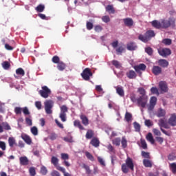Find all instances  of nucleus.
<instances>
[{
    "label": "nucleus",
    "mask_w": 176,
    "mask_h": 176,
    "mask_svg": "<svg viewBox=\"0 0 176 176\" xmlns=\"http://www.w3.org/2000/svg\"><path fill=\"white\" fill-rule=\"evenodd\" d=\"M129 169L131 170V171H134V162L130 157H127L125 160V164L122 165V171L124 174L129 173Z\"/></svg>",
    "instance_id": "f257e3e1"
},
{
    "label": "nucleus",
    "mask_w": 176,
    "mask_h": 176,
    "mask_svg": "<svg viewBox=\"0 0 176 176\" xmlns=\"http://www.w3.org/2000/svg\"><path fill=\"white\" fill-rule=\"evenodd\" d=\"M153 36H155V32H153V30H148L146 32L145 35L140 34L138 36V39L142 41V42L146 43V42L150 41L151 38Z\"/></svg>",
    "instance_id": "f03ea898"
},
{
    "label": "nucleus",
    "mask_w": 176,
    "mask_h": 176,
    "mask_svg": "<svg viewBox=\"0 0 176 176\" xmlns=\"http://www.w3.org/2000/svg\"><path fill=\"white\" fill-rule=\"evenodd\" d=\"M38 93L43 98H47L52 94V90L47 86H43Z\"/></svg>",
    "instance_id": "7ed1b4c3"
},
{
    "label": "nucleus",
    "mask_w": 176,
    "mask_h": 176,
    "mask_svg": "<svg viewBox=\"0 0 176 176\" xmlns=\"http://www.w3.org/2000/svg\"><path fill=\"white\" fill-rule=\"evenodd\" d=\"M44 105H45V111L47 115H50L53 113V110H52V109L54 105V102L52 100H46L44 102Z\"/></svg>",
    "instance_id": "20e7f679"
},
{
    "label": "nucleus",
    "mask_w": 176,
    "mask_h": 176,
    "mask_svg": "<svg viewBox=\"0 0 176 176\" xmlns=\"http://www.w3.org/2000/svg\"><path fill=\"white\" fill-rule=\"evenodd\" d=\"M137 104L141 108H145L148 104V96H140L137 99Z\"/></svg>",
    "instance_id": "39448f33"
},
{
    "label": "nucleus",
    "mask_w": 176,
    "mask_h": 176,
    "mask_svg": "<svg viewBox=\"0 0 176 176\" xmlns=\"http://www.w3.org/2000/svg\"><path fill=\"white\" fill-rule=\"evenodd\" d=\"M93 74L90 71V69L86 68L82 73L81 74V76L82 79L85 80H89L90 79V76H92Z\"/></svg>",
    "instance_id": "423d86ee"
},
{
    "label": "nucleus",
    "mask_w": 176,
    "mask_h": 176,
    "mask_svg": "<svg viewBox=\"0 0 176 176\" xmlns=\"http://www.w3.org/2000/svg\"><path fill=\"white\" fill-rule=\"evenodd\" d=\"M175 20L173 19H170L169 20H161L162 28H168L171 24H174Z\"/></svg>",
    "instance_id": "0eeeda50"
},
{
    "label": "nucleus",
    "mask_w": 176,
    "mask_h": 176,
    "mask_svg": "<svg viewBox=\"0 0 176 176\" xmlns=\"http://www.w3.org/2000/svg\"><path fill=\"white\" fill-rule=\"evenodd\" d=\"M158 53L162 57H167L171 54V50L168 48H160L158 50Z\"/></svg>",
    "instance_id": "6e6552de"
},
{
    "label": "nucleus",
    "mask_w": 176,
    "mask_h": 176,
    "mask_svg": "<svg viewBox=\"0 0 176 176\" xmlns=\"http://www.w3.org/2000/svg\"><path fill=\"white\" fill-rule=\"evenodd\" d=\"M156 102H157V98L155 96H153L150 99V104L148 106V111H153L155 106L156 105Z\"/></svg>",
    "instance_id": "1a4fd4ad"
},
{
    "label": "nucleus",
    "mask_w": 176,
    "mask_h": 176,
    "mask_svg": "<svg viewBox=\"0 0 176 176\" xmlns=\"http://www.w3.org/2000/svg\"><path fill=\"white\" fill-rule=\"evenodd\" d=\"M159 87L162 93H166L168 91V87H167V83L164 81H160L159 82Z\"/></svg>",
    "instance_id": "9d476101"
},
{
    "label": "nucleus",
    "mask_w": 176,
    "mask_h": 176,
    "mask_svg": "<svg viewBox=\"0 0 176 176\" xmlns=\"http://www.w3.org/2000/svg\"><path fill=\"white\" fill-rule=\"evenodd\" d=\"M21 138L25 143L28 144V145H31V144H32V140L30 136H28V135L23 133L21 135Z\"/></svg>",
    "instance_id": "9b49d317"
},
{
    "label": "nucleus",
    "mask_w": 176,
    "mask_h": 176,
    "mask_svg": "<svg viewBox=\"0 0 176 176\" xmlns=\"http://www.w3.org/2000/svg\"><path fill=\"white\" fill-rule=\"evenodd\" d=\"M115 89L116 90L117 94H118L120 97H124V89H123V87L117 86V87H115Z\"/></svg>",
    "instance_id": "f8f14e48"
},
{
    "label": "nucleus",
    "mask_w": 176,
    "mask_h": 176,
    "mask_svg": "<svg viewBox=\"0 0 176 176\" xmlns=\"http://www.w3.org/2000/svg\"><path fill=\"white\" fill-rule=\"evenodd\" d=\"M155 115L157 118H164L166 116V110L160 108L155 113Z\"/></svg>",
    "instance_id": "ddd939ff"
},
{
    "label": "nucleus",
    "mask_w": 176,
    "mask_h": 176,
    "mask_svg": "<svg viewBox=\"0 0 176 176\" xmlns=\"http://www.w3.org/2000/svg\"><path fill=\"white\" fill-rule=\"evenodd\" d=\"M123 21L126 27H133V24H134V21L131 18L124 19Z\"/></svg>",
    "instance_id": "4468645a"
},
{
    "label": "nucleus",
    "mask_w": 176,
    "mask_h": 176,
    "mask_svg": "<svg viewBox=\"0 0 176 176\" xmlns=\"http://www.w3.org/2000/svg\"><path fill=\"white\" fill-rule=\"evenodd\" d=\"M136 72H140V71H145L146 66L144 64H140L139 65H135L133 67Z\"/></svg>",
    "instance_id": "2eb2a0df"
},
{
    "label": "nucleus",
    "mask_w": 176,
    "mask_h": 176,
    "mask_svg": "<svg viewBox=\"0 0 176 176\" xmlns=\"http://www.w3.org/2000/svg\"><path fill=\"white\" fill-rule=\"evenodd\" d=\"M168 123L170 126H176V115L175 113L170 115Z\"/></svg>",
    "instance_id": "dca6fc26"
},
{
    "label": "nucleus",
    "mask_w": 176,
    "mask_h": 176,
    "mask_svg": "<svg viewBox=\"0 0 176 176\" xmlns=\"http://www.w3.org/2000/svg\"><path fill=\"white\" fill-rule=\"evenodd\" d=\"M126 76L129 79H135V78H137V74H135V72L133 70H130L126 72Z\"/></svg>",
    "instance_id": "f3484780"
},
{
    "label": "nucleus",
    "mask_w": 176,
    "mask_h": 176,
    "mask_svg": "<svg viewBox=\"0 0 176 176\" xmlns=\"http://www.w3.org/2000/svg\"><path fill=\"white\" fill-rule=\"evenodd\" d=\"M158 65L163 68H166V67H168V61L166 59H160L158 60Z\"/></svg>",
    "instance_id": "a211bd4d"
},
{
    "label": "nucleus",
    "mask_w": 176,
    "mask_h": 176,
    "mask_svg": "<svg viewBox=\"0 0 176 176\" xmlns=\"http://www.w3.org/2000/svg\"><path fill=\"white\" fill-rule=\"evenodd\" d=\"M20 164L21 166H28V158L26 156L21 157L19 158Z\"/></svg>",
    "instance_id": "6ab92c4d"
},
{
    "label": "nucleus",
    "mask_w": 176,
    "mask_h": 176,
    "mask_svg": "<svg viewBox=\"0 0 176 176\" xmlns=\"http://www.w3.org/2000/svg\"><path fill=\"white\" fill-rule=\"evenodd\" d=\"M51 163L54 164V166L56 167V170H58V167H61L58 166V158L56 157L53 156L51 159Z\"/></svg>",
    "instance_id": "aec40b11"
},
{
    "label": "nucleus",
    "mask_w": 176,
    "mask_h": 176,
    "mask_svg": "<svg viewBox=\"0 0 176 176\" xmlns=\"http://www.w3.org/2000/svg\"><path fill=\"white\" fill-rule=\"evenodd\" d=\"M151 24L153 25V27H154V28H157V30L162 28V21H153L151 22Z\"/></svg>",
    "instance_id": "412c9836"
},
{
    "label": "nucleus",
    "mask_w": 176,
    "mask_h": 176,
    "mask_svg": "<svg viewBox=\"0 0 176 176\" xmlns=\"http://www.w3.org/2000/svg\"><path fill=\"white\" fill-rule=\"evenodd\" d=\"M152 71L154 75H159L162 72V68L159 66H154Z\"/></svg>",
    "instance_id": "4be33fe9"
},
{
    "label": "nucleus",
    "mask_w": 176,
    "mask_h": 176,
    "mask_svg": "<svg viewBox=\"0 0 176 176\" xmlns=\"http://www.w3.org/2000/svg\"><path fill=\"white\" fill-rule=\"evenodd\" d=\"M146 139L147 140V141H148V142H151V144H152L153 145V144H155V139H153V135H152V133H148L146 136Z\"/></svg>",
    "instance_id": "5701e85b"
},
{
    "label": "nucleus",
    "mask_w": 176,
    "mask_h": 176,
    "mask_svg": "<svg viewBox=\"0 0 176 176\" xmlns=\"http://www.w3.org/2000/svg\"><path fill=\"white\" fill-rule=\"evenodd\" d=\"M158 124L161 129L162 127H164V129H168L167 126V123L164 119H160Z\"/></svg>",
    "instance_id": "b1692460"
},
{
    "label": "nucleus",
    "mask_w": 176,
    "mask_h": 176,
    "mask_svg": "<svg viewBox=\"0 0 176 176\" xmlns=\"http://www.w3.org/2000/svg\"><path fill=\"white\" fill-rule=\"evenodd\" d=\"M8 144L10 148H13L16 145V139L13 137H10L8 138Z\"/></svg>",
    "instance_id": "393cba45"
},
{
    "label": "nucleus",
    "mask_w": 176,
    "mask_h": 176,
    "mask_svg": "<svg viewBox=\"0 0 176 176\" xmlns=\"http://www.w3.org/2000/svg\"><path fill=\"white\" fill-rule=\"evenodd\" d=\"M91 145H93V146H95V148H97L100 146V140H98V139L96 138H93L91 141Z\"/></svg>",
    "instance_id": "a878e982"
},
{
    "label": "nucleus",
    "mask_w": 176,
    "mask_h": 176,
    "mask_svg": "<svg viewBox=\"0 0 176 176\" xmlns=\"http://www.w3.org/2000/svg\"><path fill=\"white\" fill-rule=\"evenodd\" d=\"M108 107L110 109L113 108V109H115V111H119V107L115 104V102L110 101L108 104Z\"/></svg>",
    "instance_id": "bb28decb"
},
{
    "label": "nucleus",
    "mask_w": 176,
    "mask_h": 176,
    "mask_svg": "<svg viewBox=\"0 0 176 176\" xmlns=\"http://www.w3.org/2000/svg\"><path fill=\"white\" fill-rule=\"evenodd\" d=\"M137 49V45L134 43H129L127 44L128 50H135Z\"/></svg>",
    "instance_id": "cd10ccee"
},
{
    "label": "nucleus",
    "mask_w": 176,
    "mask_h": 176,
    "mask_svg": "<svg viewBox=\"0 0 176 176\" xmlns=\"http://www.w3.org/2000/svg\"><path fill=\"white\" fill-rule=\"evenodd\" d=\"M80 119L82 120V123L85 124V126H87V124H89V120L87 116L82 115L80 116Z\"/></svg>",
    "instance_id": "c85d7f7f"
},
{
    "label": "nucleus",
    "mask_w": 176,
    "mask_h": 176,
    "mask_svg": "<svg viewBox=\"0 0 176 176\" xmlns=\"http://www.w3.org/2000/svg\"><path fill=\"white\" fill-rule=\"evenodd\" d=\"M131 119H133V116L131 115V113L126 112L125 114V120L128 123H130V122H131Z\"/></svg>",
    "instance_id": "c756f323"
},
{
    "label": "nucleus",
    "mask_w": 176,
    "mask_h": 176,
    "mask_svg": "<svg viewBox=\"0 0 176 176\" xmlns=\"http://www.w3.org/2000/svg\"><path fill=\"white\" fill-rule=\"evenodd\" d=\"M143 164L144 167H152V161L149 160H144Z\"/></svg>",
    "instance_id": "7c9ffc66"
},
{
    "label": "nucleus",
    "mask_w": 176,
    "mask_h": 176,
    "mask_svg": "<svg viewBox=\"0 0 176 176\" xmlns=\"http://www.w3.org/2000/svg\"><path fill=\"white\" fill-rule=\"evenodd\" d=\"M138 91L141 95V97L147 96L146 91L144 88L142 87L138 88Z\"/></svg>",
    "instance_id": "2f4dec72"
},
{
    "label": "nucleus",
    "mask_w": 176,
    "mask_h": 176,
    "mask_svg": "<svg viewBox=\"0 0 176 176\" xmlns=\"http://www.w3.org/2000/svg\"><path fill=\"white\" fill-rule=\"evenodd\" d=\"M16 75H20L21 76H24L25 75V72L23 68H19L16 70Z\"/></svg>",
    "instance_id": "473e14b6"
},
{
    "label": "nucleus",
    "mask_w": 176,
    "mask_h": 176,
    "mask_svg": "<svg viewBox=\"0 0 176 176\" xmlns=\"http://www.w3.org/2000/svg\"><path fill=\"white\" fill-rule=\"evenodd\" d=\"M74 124L75 127H78V129H80V130H85V128H83V126H82V124H80V122H79V120L74 121Z\"/></svg>",
    "instance_id": "72a5a7b5"
},
{
    "label": "nucleus",
    "mask_w": 176,
    "mask_h": 176,
    "mask_svg": "<svg viewBox=\"0 0 176 176\" xmlns=\"http://www.w3.org/2000/svg\"><path fill=\"white\" fill-rule=\"evenodd\" d=\"M58 69L59 71H64V69H65V64L63 62H59L58 63Z\"/></svg>",
    "instance_id": "f704fd0d"
},
{
    "label": "nucleus",
    "mask_w": 176,
    "mask_h": 176,
    "mask_svg": "<svg viewBox=\"0 0 176 176\" xmlns=\"http://www.w3.org/2000/svg\"><path fill=\"white\" fill-rule=\"evenodd\" d=\"M58 171H61L63 173L64 176H71V174L65 172V168L64 167H58Z\"/></svg>",
    "instance_id": "c9c22d12"
},
{
    "label": "nucleus",
    "mask_w": 176,
    "mask_h": 176,
    "mask_svg": "<svg viewBox=\"0 0 176 176\" xmlns=\"http://www.w3.org/2000/svg\"><path fill=\"white\" fill-rule=\"evenodd\" d=\"M121 144L122 148H127V140L126 139V137H122Z\"/></svg>",
    "instance_id": "e433bc0d"
},
{
    "label": "nucleus",
    "mask_w": 176,
    "mask_h": 176,
    "mask_svg": "<svg viewBox=\"0 0 176 176\" xmlns=\"http://www.w3.org/2000/svg\"><path fill=\"white\" fill-rule=\"evenodd\" d=\"M120 142H121L120 138H116L114 140H113V144L116 146H119V145H120Z\"/></svg>",
    "instance_id": "4c0bfd02"
},
{
    "label": "nucleus",
    "mask_w": 176,
    "mask_h": 176,
    "mask_svg": "<svg viewBox=\"0 0 176 176\" xmlns=\"http://www.w3.org/2000/svg\"><path fill=\"white\" fill-rule=\"evenodd\" d=\"M36 12H38L39 13L43 12L45 10V6L40 4L36 8Z\"/></svg>",
    "instance_id": "58836bf2"
},
{
    "label": "nucleus",
    "mask_w": 176,
    "mask_h": 176,
    "mask_svg": "<svg viewBox=\"0 0 176 176\" xmlns=\"http://www.w3.org/2000/svg\"><path fill=\"white\" fill-rule=\"evenodd\" d=\"M2 67L3 69H8L9 68H10V63H9V62L8 61H4L2 63Z\"/></svg>",
    "instance_id": "ea45409f"
},
{
    "label": "nucleus",
    "mask_w": 176,
    "mask_h": 176,
    "mask_svg": "<svg viewBox=\"0 0 176 176\" xmlns=\"http://www.w3.org/2000/svg\"><path fill=\"white\" fill-rule=\"evenodd\" d=\"M106 10H107V12H109V13H110V14L115 13V10H113V6H107L106 7Z\"/></svg>",
    "instance_id": "a19ab883"
},
{
    "label": "nucleus",
    "mask_w": 176,
    "mask_h": 176,
    "mask_svg": "<svg viewBox=\"0 0 176 176\" xmlns=\"http://www.w3.org/2000/svg\"><path fill=\"white\" fill-rule=\"evenodd\" d=\"M59 118L63 122H67V113H60Z\"/></svg>",
    "instance_id": "79ce46f5"
},
{
    "label": "nucleus",
    "mask_w": 176,
    "mask_h": 176,
    "mask_svg": "<svg viewBox=\"0 0 176 176\" xmlns=\"http://www.w3.org/2000/svg\"><path fill=\"white\" fill-rule=\"evenodd\" d=\"M170 168L172 173H173V174H175V173H176V163L170 164Z\"/></svg>",
    "instance_id": "37998d69"
},
{
    "label": "nucleus",
    "mask_w": 176,
    "mask_h": 176,
    "mask_svg": "<svg viewBox=\"0 0 176 176\" xmlns=\"http://www.w3.org/2000/svg\"><path fill=\"white\" fill-rule=\"evenodd\" d=\"M30 131L33 135H38V128L36 126L32 127Z\"/></svg>",
    "instance_id": "c03bdc74"
},
{
    "label": "nucleus",
    "mask_w": 176,
    "mask_h": 176,
    "mask_svg": "<svg viewBox=\"0 0 176 176\" xmlns=\"http://www.w3.org/2000/svg\"><path fill=\"white\" fill-rule=\"evenodd\" d=\"M171 42L172 41L170 38H164V40H162V43H164V45H166V46H170Z\"/></svg>",
    "instance_id": "a18cd8bd"
},
{
    "label": "nucleus",
    "mask_w": 176,
    "mask_h": 176,
    "mask_svg": "<svg viewBox=\"0 0 176 176\" xmlns=\"http://www.w3.org/2000/svg\"><path fill=\"white\" fill-rule=\"evenodd\" d=\"M60 157L62 160L67 161L69 159V155L67 153H61Z\"/></svg>",
    "instance_id": "49530a36"
},
{
    "label": "nucleus",
    "mask_w": 176,
    "mask_h": 176,
    "mask_svg": "<svg viewBox=\"0 0 176 176\" xmlns=\"http://www.w3.org/2000/svg\"><path fill=\"white\" fill-rule=\"evenodd\" d=\"M85 156L87 157V159H89V160H91V162H94V157H93L90 153L86 152Z\"/></svg>",
    "instance_id": "de8ad7c7"
},
{
    "label": "nucleus",
    "mask_w": 176,
    "mask_h": 176,
    "mask_svg": "<svg viewBox=\"0 0 176 176\" xmlns=\"http://www.w3.org/2000/svg\"><path fill=\"white\" fill-rule=\"evenodd\" d=\"M68 112V108L65 105L60 107V113H67Z\"/></svg>",
    "instance_id": "09e8293b"
},
{
    "label": "nucleus",
    "mask_w": 176,
    "mask_h": 176,
    "mask_svg": "<svg viewBox=\"0 0 176 176\" xmlns=\"http://www.w3.org/2000/svg\"><path fill=\"white\" fill-rule=\"evenodd\" d=\"M116 52L118 54H122L123 52H124V47L123 46H120L116 49Z\"/></svg>",
    "instance_id": "8fccbe9b"
},
{
    "label": "nucleus",
    "mask_w": 176,
    "mask_h": 176,
    "mask_svg": "<svg viewBox=\"0 0 176 176\" xmlns=\"http://www.w3.org/2000/svg\"><path fill=\"white\" fill-rule=\"evenodd\" d=\"M112 64L116 67V68H122V65H120L118 60H113Z\"/></svg>",
    "instance_id": "3c124183"
},
{
    "label": "nucleus",
    "mask_w": 176,
    "mask_h": 176,
    "mask_svg": "<svg viewBox=\"0 0 176 176\" xmlns=\"http://www.w3.org/2000/svg\"><path fill=\"white\" fill-rule=\"evenodd\" d=\"M140 144L143 149H146V148H148V145L146 144V142H145V140H141Z\"/></svg>",
    "instance_id": "603ef678"
},
{
    "label": "nucleus",
    "mask_w": 176,
    "mask_h": 176,
    "mask_svg": "<svg viewBox=\"0 0 176 176\" xmlns=\"http://www.w3.org/2000/svg\"><path fill=\"white\" fill-rule=\"evenodd\" d=\"M14 112H15L16 115H20L21 113V112H23V108L15 107Z\"/></svg>",
    "instance_id": "864d4df0"
},
{
    "label": "nucleus",
    "mask_w": 176,
    "mask_h": 176,
    "mask_svg": "<svg viewBox=\"0 0 176 176\" xmlns=\"http://www.w3.org/2000/svg\"><path fill=\"white\" fill-rule=\"evenodd\" d=\"M1 124L4 130H10V125H9V124H8L7 122H3Z\"/></svg>",
    "instance_id": "5fc2aeb1"
},
{
    "label": "nucleus",
    "mask_w": 176,
    "mask_h": 176,
    "mask_svg": "<svg viewBox=\"0 0 176 176\" xmlns=\"http://www.w3.org/2000/svg\"><path fill=\"white\" fill-rule=\"evenodd\" d=\"M153 133L154 135H157L158 137H160V135H162V133L157 129H153Z\"/></svg>",
    "instance_id": "6e6d98bb"
},
{
    "label": "nucleus",
    "mask_w": 176,
    "mask_h": 176,
    "mask_svg": "<svg viewBox=\"0 0 176 176\" xmlns=\"http://www.w3.org/2000/svg\"><path fill=\"white\" fill-rule=\"evenodd\" d=\"M93 137V131L89 130L87 132L86 134V138H87L88 140H90V138H91Z\"/></svg>",
    "instance_id": "4d7b16f0"
},
{
    "label": "nucleus",
    "mask_w": 176,
    "mask_h": 176,
    "mask_svg": "<svg viewBox=\"0 0 176 176\" xmlns=\"http://www.w3.org/2000/svg\"><path fill=\"white\" fill-rule=\"evenodd\" d=\"M41 173L42 175H46V174H47V168L45 166H42L41 168Z\"/></svg>",
    "instance_id": "13d9d810"
},
{
    "label": "nucleus",
    "mask_w": 176,
    "mask_h": 176,
    "mask_svg": "<svg viewBox=\"0 0 176 176\" xmlns=\"http://www.w3.org/2000/svg\"><path fill=\"white\" fill-rule=\"evenodd\" d=\"M96 91H98V93H100V94H102L104 93V91L102 90V87H101V85H96Z\"/></svg>",
    "instance_id": "bf43d9fd"
},
{
    "label": "nucleus",
    "mask_w": 176,
    "mask_h": 176,
    "mask_svg": "<svg viewBox=\"0 0 176 176\" xmlns=\"http://www.w3.org/2000/svg\"><path fill=\"white\" fill-rule=\"evenodd\" d=\"M0 148L2 151H6V144L5 142L0 141Z\"/></svg>",
    "instance_id": "052dcab7"
},
{
    "label": "nucleus",
    "mask_w": 176,
    "mask_h": 176,
    "mask_svg": "<svg viewBox=\"0 0 176 176\" xmlns=\"http://www.w3.org/2000/svg\"><path fill=\"white\" fill-rule=\"evenodd\" d=\"M151 91L152 94H157V96H159V90H157V88L152 87L151 89Z\"/></svg>",
    "instance_id": "680f3d73"
},
{
    "label": "nucleus",
    "mask_w": 176,
    "mask_h": 176,
    "mask_svg": "<svg viewBox=\"0 0 176 176\" xmlns=\"http://www.w3.org/2000/svg\"><path fill=\"white\" fill-rule=\"evenodd\" d=\"M35 107L37 108V109H42V102L41 101H36L35 102Z\"/></svg>",
    "instance_id": "e2e57ef3"
},
{
    "label": "nucleus",
    "mask_w": 176,
    "mask_h": 176,
    "mask_svg": "<svg viewBox=\"0 0 176 176\" xmlns=\"http://www.w3.org/2000/svg\"><path fill=\"white\" fill-rule=\"evenodd\" d=\"M29 173L31 176H34L35 174H36V173L35 172V168H34V167L30 168Z\"/></svg>",
    "instance_id": "0e129e2a"
},
{
    "label": "nucleus",
    "mask_w": 176,
    "mask_h": 176,
    "mask_svg": "<svg viewBox=\"0 0 176 176\" xmlns=\"http://www.w3.org/2000/svg\"><path fill=\"white\" fill-rule=\"evenodd\" d=\"M133 126L135 127V131H140L141 126H140V124L137 122L133 123Z\"/></svg>",
    "instance_id": "69168bd1"
},
{
    "label": "nucleus",
    "mask_w": 176,
    "mask_h": 176,
    "mask_svg": "<svg viewBox=\"0 0 176 176\" xmlns=\"http://www.w3.org/2000/svg\"><path fill=\"white\" fill-rule=\"evenodd\" d=\"M102 20L104 23H109V21H111V19H109V17L108 16H104L102 18Z\"/></svg>",
    "instance_id": "338daca9"
},
{
    "label": "nucleus",
    "mask_w": 176,
    "mask_h": 176,
    "mask_svg": "<svg viewBox=\"0 0 176 176\" xmlns=\"http://www.w3.org/2000/svg\"><path fill=\"white\" fill-rule=\"evenodd\" d=\"M22 111L23 112L24 115H30V111L28 110V108L23 107L22 108Z\"/></svg>",
    "instance_id": "774afa93"
}]
</instances>
